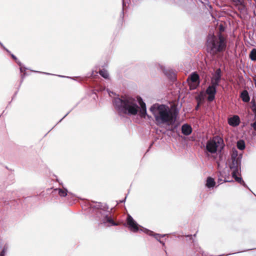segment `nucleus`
Here are the masks:
<instances>
[{"label":"nucleus","mask_w":256,"mask_h":256,"mask_svg":"<svg viewBox=\"0 0 256 256\" xmlns=\"http://www.w3.org/2000/svg\"><path fill=\"white\" fill-rule=\"evenodd\" d=\"M112 102L118 114L136 116L138 114L141 118H146L147 114L146 104L140 97L138 96L137 100L130 96L118 97Z\"/></svg>","instance_id":"1"},{"label":"nucleus","mask_w":256,"mask_h":256,"mask_svg":"<svg viewBox=\"0 0 256 256\" xmlns=\"http://www.w3.org/2000/svg\"><path fill=\"white\" fill-rule=\"evenodd\" d=\"M150 110L158 125L166 124L170 126L174 124L176 120L177 112H172L165 104H155L151 106Z\"/></svg>","instance_id":"2"},{"label":"nucleus","mask_w":256,"mask_h":256,"mask_svg":"<svg viewBox=\"0 0 256 256\" xmlns=\"http://www.w3.org/2000/svg\"><path fill=\"white\" fill-rule=\"evenodd\" d=\"M207 50L210 54L214 56L224 51L226 48V42L224 37L220 34L218 36H208L207 40Z\"/></svg>","instance_id":"3"},{"label":"nucleus","mask_w":256,"mask_h":256,"mask_svg":"<svg viewBox=\"0 0 256 256\" xmlns=\"http://www.w3.org/2000/svg\"><path fill=\"white\" fill-rule=\"evenodd\" d=\"M242 154H238V152L236 150H232L231 154V162L230 164V170H232V176H238L240 172L241 160Z\"/></svg>","instance_id":"4"},{"label":"nucleus","mask_w":256,"mask_h":256,"mask_svg":"<svg viewBox=\"0 0 256 256\" xmlns=\"http://www.w3.org/2000/svg\"><path fill=\"white\" fill-rule=\"evenodd\" d=\"M126 224L128 228L134 232L142 231L141 229L144 228L142 226L139 225L129 214L127 216ZM142 232H143V230H142Z\"/></svg>","instance_id":"5"},{"label":"nucleus","mask_w":256,"mask_h":256,"mask_svg":"<svg viewBox=\"0 0 256 256\" xmlns=\"http://www.w3.org/2000/svg\"><path fill=\"white\" fill-rule=\"evenodd\" d=\"M222 142L220 138H216L207 142L206 148L207 150L212 153H215L217 151L218 145Z\"/></svg>","instance_id":"6"},{"label":"nucleus","mask_w":256,"mask_h":256,"mask_svg":"<svg viewBox=\"0 0 256 256\" xmlns=\"http://www.w3.org/2000/svg\"><path fill=\"white\" fill-rule=\"evenodd\" d=\"M222 73L220 68L216 69L211 78L210 84L217 86H218L222 80Z\"/></svg>","instance_id":"7"},{"label":"nucleus","mask_w":256,"mask_h":256,"mask_svg":"<svg viewBox=\"0 0 256 256\" xmlns=\"http://www.w3.org/2000/svg\"><path fill=\"white\" fill-rule=\"evenodd\" d=\"M217 86L211 84L208 87L206 92L208 95V100L212 102L215 98V95L216 93Z\"/></svg>","instance_id":"8"},{"label":"nucleus","mask_w":256,"mask_h":256,"mask_svg":"<svg viewBox=\"0 0 256 256\" xmlns=\"http://www.w3.org/2000/svg\"><path fill=\"white\" fill-rule=\"evenodd\" d=\"M141 230H143V232H144V233L148 235L154 236V238L158 241V240H160V238H163L167 235L166 234H154L152 231H151L146 228H142V229H141Z\"/></svg>","instance_id":"9"},{"label":"nucleus","mask_w":256,"mask_h":256,"mask_svg":"<svg viewBox=\"0 0 256 256\" xmlns=\"http://www.w3.org/2000/svg\"><path fill=\"white\" fill-rule=\"evenodd\" d=\"M102 222L105 224H108V226H116L117 224L107 214H104V218H102Z\"/></svg>","instance_id":"10"},{"label":"nucleus","mask_w":256,"mask_h":256,"mask_svg":"<svg viewBox=\"0 0 256 256\" xmlns=\"http://www.w3.org/2000/svg\"><path fill=\"white\" fill-rule=\"evenodd\" d=\"M228 124L233 126H238L240 122V118L238 116H234L228 120Z\"/></svg>","instance_id":"11"},{"label":"nucleus","mask_w":256,"mask_h":256,"mask_svg":"<svg viewBox=\"0 0 256 256\" xmlns=\"http://www.w3.org/2000/svg\"><path fill=\"white\" fill-rule=\"evenodd\" d=\"M182 132L184 134L188 136L192 132V127L188 124H184L182 127Z\"/></svg>","instance_id":"12"},{"label":"nucleus","mask_w":256,"mask_h":256,"mask_svg":"<svg viewBox=\"0 0 256 256\" xmlns=\"http://www.w3.org/2000/svg\"><path fill=\"white\" fill-rule=\"evenodd\" d=\"M11 56L12 57V58L15 60L16 62L18 64H19V66H20V71L22 73H24L23 74V75L24 76H25L26 74V68L24 67L23 66H22L21 64V63L18 60V58H16V56L14 55L13 54H11Z\"/></svg>","instance_id":"13"},{"label":"nucleus","mask_w":256,"mask_h":256,"mask_svg":"<svg viewBox=\"0 0 256 256\" xmlns=\"http://www.w3.org/2000/svg\"><path fill=\"white\" fill-rule=\"evenodd\" d=\"M240 98L246 102H248L250 100L248 93L247 90H244L240 94Z\"/></svg>","instance_id":"14"},{"label":"nucleus","mask_w":256,"mask_h":256,"mask_svg":"<svg viewBox=\"0 0 256 256\" xmlns=\"http://www.w3.org/2000/svg\"><path fill=\"white\" fill-rule=\"evenodd\" d=\"M199 76L196 72H194L190 74V79L192 82H197V85L200 83Z\"/></svg>","instance_id":"15"},{"label":"nucleus","mask_w":256,"mask_h":256,"mask_svg":"<svg viewBox=\"0 0 256 256\" xmlns=\"http://www.w3.org/2000/svg\"><path fill=\"white\" fill-rule=\"evenodd\" d=\"M215 185V182L214 178L208 177L206 180V186L208 188H212Z\"/></svg>","instance_id":"16"},{"label":"nucleus","mask_w":256,"mask_h":256,"mask_svg":"<svg viewBox=\"0 0 256 256\" xmlns=\"http://www.w3.org/2000/svg\"><path fill=\"white\" fill-rule=\"evenodd\" d=\"M54 190H58V194L60 196L64 197L67 195L68 190L66 188H56Z\"/></svg>","instance_id":"17"},{"label":"nucleus","mask_w":256,"mask_h":256,"mask_svg":"<svg viewBox=\"0 0 256 256\" xmlns=\"http://www.w3.org/2000/svg\"><path fill=\"white\" fill-rule=\"evenodd\" d=\"M237 147L240 150H244L246 148L245 142L244 140H238L237 142Z\"/></svg>","instance_id":"18"},{"label":"nucleus","mask_w":256,"mask_h":256,"mask_svg":"<svg viewBox=\"0 0 256 256\" xmlns=\"http://www.w3.org/2000/svg\"><path fill=\"white\" fill-rule=\"evenodd\" d=\"M250 58L252 61L256 60V49L253 48L250 54Z\"/></svg>","instance_id":"19"},{"label":"nucleus","mask_w":256,"mask_h":256,"mask_svg":"<svg viewBox=\"0 0 256 256\" xmlns=\"http://www.w3.org/2000/svg\"><path fill=\"white\" fill-rule=\"evenodd\" d=\"M99 74L102 76L104 78H108L109 74L108 71L104 69L100 70Z\"/></svg>","instance_id":"20"},{"label":"nucleus","mask_w":256,"mask_h":256,"mask_svg":"<svg viewBox=\"0 0 256 256\" xmlns=\"http://www.w3.org/2000/svg\"><path fill=\"white\" fill-rule=\"evenodd\" d=\"M235 180L238 182V183L242 184L243 186H244L246 188H248L247 185L242 180V178L241 177H238L237 176H234Z\"/></svg>","instance_id":"21"},{"label":"nucleus","mask_w":256,"mask_h":256,"mask_svg":"<svg viewBox=\"0 0 256 256\" xmlns=\"http://www.w3.org/2000/svg\"><path fill=\"white\" fill-rule=\"evenodd\" d=\"M8 247L7 245H5L2 251L0 253V256H4L8 250Z\"/></svg>","instance_id":"22"},{"label":"nucleus","mask_w":256,"mask_h":256,"mask_svg":"<svg viewBox=\"0 0 256 256\" xmlns=\"http://www.w3.org/2000/svg\"><path fill=\"white\" fill-rule=\"evenodd\" d=\"M236 6L241 5L242 2L240 0H230Z\"/></svg>","instance_id":"23"},{"label":"nucleus","mask_w":256,"mask_h":256,"mask_svg":"<svg viewBox=\"0 0 256 256\" xmlns=\"http://www.w3.org/2000/svg\"><path fill=\"white\" fill-rule=\"evenodd\" d=\"M251 126L254 129L256 130V120L254 123L252 124Z\"/></svg>","instance_id":"24"},{"label":"nucleus","mask_w":256,"mask_h":256,"mask_svg":"<svg viewBox=\"0 0 256 256\" xmlns=\"http://www.w3.org/2000/svg\"><path fill=\"white\" fill-rule=\"evenodd\" d=\"M251 103L252 104V107H255V106H256V102H255V100H254L252 99V100Z\"/></svg>","instance_id":"25"},{"label":"nucleus","mask_w":256,"mask_h":256,"mask_svg":"<svg viewBox=\"0 0 256 256\" xmlns=\"http://www.w3.org/2000/svg\"><path fill=\"white\" fill-rule=\"evenodd\" d=\"M0 46H2L4 49V50L7 52H10V51H9L8 49H6V48L4 46V45L2 44V43L0 42Z\"/></svg>","instance_id":"26"},{"label":"nucleus","mask_w":256,"mask_h":256,"mask_svg":"<svg viewBox=\"0 0 256 256\" xmlns=\"http://www.w3.org/2000/svg\"><path fill=\"white\" fill-rule=\"evenodd\" d=\"M158 242H159L160 244H162L163 246H164V242L163 241H162V240H158Z\"/></svg>","instance_id":"27"},{"label":"nucleus","mask_w":256,"mask_h":256,"mask_svg":"<svg viewBox=\"0 0 256 256\" xmlns=\"http://www.w3.org/2000/svg\"><path fill=\"white\" fill-rule=\"evenodd\" d=\"M126 196L125 197L124 200H120V202H124L126 201Z\"/></svg>","instance_id":"28"},{"label":"nucleus","mask_w":256,"mask_h":256,"mask_svg":"<svg viewBox=\"0 0 256 256\" xmlns=\"http://www.w3.org/2000/svg\"><path fill=\"white\" fill-rule=\"evenodd\" d=\"M68 114V112L60 120V122L62 121V119H64L67 115Z\"/></svg>","instance_id":"29"},{"label":"nucleus","mask_w":256,"mask_h":256,"mask_svg":"<svg viewBox=\"0 0 256 256\" xmlns=\"http://www.w3.org/2000/svg\"><path fill=\"white\" fill-rule=\"evenodd\" d=\"M187 236L190 237V239L192 238V235H188V236Z\"/></svg>","instance_id":"30"},{"label":"nucleus","mask_w":256,"mask_h":256,"mask_svg":"<svg viewBox=\"0 0 256 256\" xmlns=\"http://www.w3.org/2000/svg\"><path fill=\"white\" fill-rule=\"evenodd\" d=\"M198 104L197 106L196 109L198 110Z\"/></svg>","instance_id":"31"},{"label":"nucleus","mask_w":256,"mask_h":256,"mask_svg":"<svg viewBox=\"0 0 256 256\" xmlns=\"http://www.w3.org/2000/svg\"><path fill=\"white\" fill-rule=\"evenodd\" d=\"M218 180L221 182V181H222V180L220 179V178H218Z\"/></svg>","instance_id":"32"},{"label":"nucleus","mask_w":256,"mask_h":256,"mask_svg":"<svg viewBox=\"0 0 256 256\" xmlns=\"http://www.w3.org/2000/svg\"><path fill=\"white\" fill-rule=\"evenodd\" d=\"M194 236H196V234H194Z\"/></svg>","instance_id":"33"}]
</instances>
